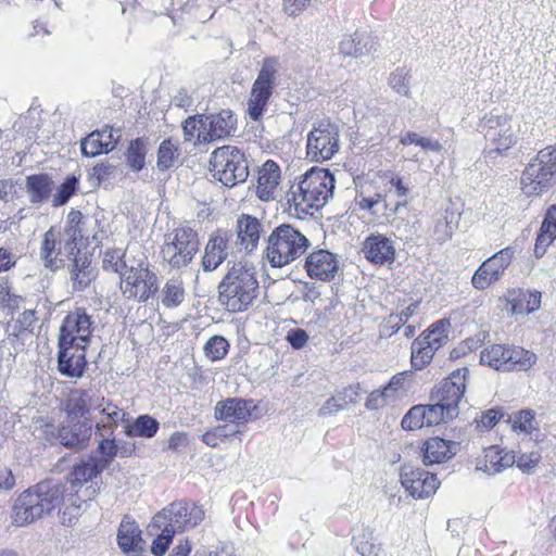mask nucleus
<instances>
[{"label": "nucleus", "mask_w": 556, "mask_h": 556, "mask_svg": "<svg viewBox=\"0 0 556 556\" xmlns=\"http://www.w3.org/2000/svg\"><path fill=\"white\" fill-rule=\"evenodd\" d=\"M353 395H356V392L350 388L344 391V397L340 396H332L328 399L324 405L319 408L320 415H332L336 414L342 409H344L348 405V403H355L356 400L353 397Z\"/></svg>", "instance_id": "5fc2aeb1"}, {"label": "nucleus", "mask_w": 556, "mask_h": 556, "mask_svg": "<svg viewBox=\"0 0 556 556\" xmlns=\"http://www.w3.org/2000/svg\"><path fill=\"white\" fill-rule=\"evenodd\" d=\"M309 247L305 235L291 225L276 227L267 238L266 257L273 267H282L302 256Z\"/></svg>", "instance_id": "20e7f679"}, {"label": "nucleus", "mask_w": 556, "mask_h": 556, "mask_svg": "<svg viewBox=\"0 0 556 556\" xmlns=\"http://www.w3.org/2000/svg\"><path fill=\"white\" fill-rule=\"evenodd\" d=\"M260 223L256 218L243 215L238 219L237 244L249 252L256 248L260 239Z\"/></svg>", "instance_id": "2f4dec72"}, {"label": "nucleus", "mask_w": 556, "mask_h": 556, "mask_svg": "<svg viewBox=\"0 0 556 556\" xmlns=\"http://www.w3.org/2000/svg\"><path fill=\"white\" fill-rule=\"evenodd\" d=\"M60 232L53 229L48 230L43 236L40 248V256L47 267H56L55 260L60 253Z\"/></svg>", "instance_id": "58836bf2"}, {"label": "nucleus", "mask_w": 556, "mask_h": 556, "mask_svg": "<svg viewBox=\"0 0 556 556\" xmlns=\"http://www.w3.org/2000/svg\"><path fill=\"white\" fill-rule=\"evenodd\" d=\"M65 486L51 480L42 481L17 497L11 514L12 523L24 527L49 515L64 503Z\"/></svg>", "instance_id": "f03ea898"}, {"label": "nucleus", "mask_w": 556, "mask_h": 556, "mask_svg": "<svg viewBox=\"0 0 556 556\" xmlns=\"http://www.w3.org/2000/svg\"><path fill=\"white\" fill-rule=\"evenodd\" d=\"M78 179L76 176H68L63 184L58 188L56 193L53 197V205H64L70 198L75 193L77 189Z\"/></svg>", "instance_id": "bf43d9fd"}, {"label": "nucleus", "mask_w": 556, "mask_h": 556, "mask_svg": "<svg viewBox=\"0 0 556 556\" xmlns=\"http://www.w3.org/2000/svg\"><path fill=\"white\" fill-rule=\"evenodd\" d=\"M159 429V422L150 416H140L132 426L126 425L125 432L128 435H141L152 438Z\"/></svg>", "instance_id": "8fccbe9b"}, {"label": "nucleus", "mask_w": 556, "mask_h": 556, "mask_svg": "<svg viewBox=\"0 0 556 556\" xmlns=\"http://www.w3.org/2000/svg\"><path fill=\"white\" fill-rule=\"evenodd\" d=\"M339 149V128L329 121H320L307 135L306 153L314 162L330 160Z\"/></svg>", "instance_id": "9d476101"}, {"label": "nucleus", "mask_w": 556, "mask_h": 556, "mask_svg": "<svg viewBox=\"0 0 556 556\" xmlns=\"http://www.w3.org/2000/svg\"><path fill=\"white\" fill-rule=\"evenodd\" d=\"M104 403V397L92 394L90 391L76 389L71 391L67 397V413L75 418H81L90 414L91 410L100 409Z\"/></svg>", "instance_id": "5701e85b"}, {"label": "nucleus", "mask_w": 556, "mask_h": 556, "mask_svg": "<svg viewBox=\"0 0 556 556\" xmlns=\"http://www.w3.org/2000/svg\"><path fill=\"white\" fill-rule=\"evenodd\" d=\"M538 362L535 353L520 346H510L507 363V371L529 370Z\"/></svg>", "instance_id": "e433bc0d"}, {"label": "nucleus", "mask_w": 556, "mask_h": 556, "mask_svg": "<svg viewBox=\"0 0 556 556\" xmlns=\"http://www.w3.org/2000/svg\"><path fill=\"white\" fill-rule=\"evenodd\" d=\"M92 424L86 418L64 425L59 430L60 442L67 447H81L91 438Z\"/></svg>", "instance_id": "a878e982"}, {"label": "nucleus", "mask_w": 556, "mask_h": 556, "mask_svg": "<svg viewBox=\"0 0 556 556\" xmlns=\"http://www.w3.org/2000/svg\"><path fill=\"white\" fill-rule=\"evenodd\" d=\"M513 257V249L505 248L485 260L471 278L473 288L477 290H485L491 285L498 281L511 263Z\"/></svg>", "instance_id": "ddd939ff"}, {"label": "nucleus", "mask_w": 556, "mask_h": 556, "mask_svg": "<svg viewBox=\"0 0 556 556\" xmlns=\"http://www.w3.org/2000/svg\"><path fill=\"white\" fill-rule=\"evenodd\" d=\"M308 334L304 329L294 328L287 332L286 340L292 348L300 350L304 348L308 341Z\"/></svg>", "instance_id": "774afa93"}, {"label": "nucleus", "mask_w": 556, "mask_h": 556, "mask_svg": "<svg viewBox=\"0 0 556 556\" xmlns=\"http://www.w3.org/2000/svg\"><path fill=\"white\" fill-rule=\"evenodd\" d=\"M210 170L226 187L244 182L249 176L244 154L236 147L225 146L213 151Z\"/></svg>", "instance_id": "0eeeda50"}, {"label": "nucleus", "mask_w": 556, "mask_h": 556, "mask_svg": "<svg viewBox=\"0 0 556 556\" xmlns=\"http://www.w3.org/2000/svg\"><path fill=\"white\" fill-rule=\"evenodd\" d=\"M438 350L425 342V339L417 338L412 343V366L415 369H422L430 364Z\"/></svg>", "instance_id": "37998d69"}, {"label": "nucleus", "mask_w": 556, "mask_h": 556, "mask_svg": "<svg viewBox=\"0 0 556 556\" xmlns=\"http://www.w3.org/2000/svg\"><path fill=\"white\" fill-rule=\"evenodd\" d=\"M279 71L276 58H265L254 80L247 102V113L253 121H258L267 109Z\"/></svg>", "instance_id": "6e6552de"}, {"label": "nucleus", "mask_w": 556, "mask_h": 556, "mask_svg": "<svg viewBox=\"0 0 556 556\" xmlns=\"http://www.w3.org/2000/svg\"><path fill=\"white\" fill-rule=\"evenodd\" d=\"M84 501H80L77 503L76 501H72L71 504L66 505L64 509L61 511V522L64 526L71 527L78 520L79 516L83 514V507L81 503Z\"/></svg>", "instance_id": "0e129e2a"}, {"label": "nucleus", "mask_w": 556, "mask_h": 556, "mask_svg": "<svg viewBox=\"0 0 556 556\" xmlns=\"http://www.w3.org/2000/svg\"><path fill=\"white\" fill-rule=\"evenodd\" d=\"M103 470L104 468L97 462L96 457H88L74 466L72 471V485L81 486L84 483L91 481Z\"/></svg>", "instance_id": "c9c22d12"}, {"label": "nucleus", "mask_w": 556, "mask_h": 556, "mask_svg": "<svg viewBox=\"0 0 556 556\" xmlns=\"http://www.w3.org/2000/svg\"><path fill=\"white\" fill-rule=\"evenodd\" d=\"M202 126L198 141L212 142L229 136L235 130L236 118L231 111L223 110L217 114L204 116Z\"/></svg>", "instance_id": "a211bd4d"}, {"label": "nucleus", "mask_w": 556, "mask_h": 556, "mask_svg": "<svg viewBox=\"0 0 556 556\" xmlns=\"http://www.w3.org/2000/svg\"><path fill=\"white\" fill-rule=\"evenodd\" d=\"M467 368L453 371L431 393V401H438L458 415V404L466 390Z\"/></svg>", "instance_id": "2eb2a0df"}, {"label": "nucleus", "mask_w": 556, "mask_h": 556, "mask_svg": "<svg viewBox=\"0 0 556 556\" xmlns=\"http://www.w3.org/2000/svg\"><path fill=\"white\" fill-rule=\"evenodd\" d=\"M552 180V176L531 161L522 173L521 189L528 197H538L549 188Z\"/></svg>", "instance_id": "cd10ccee"}, {"label": "nucleus", "mask_w": 556, "mask_h": 556, "mask_svg": "<svg viewBox=\"0 0 556 556\" xmlns=\"http://www.w3.org/2000/svg\"><path fill=\"white\" fill-rule=\"evenodd\" d=\"M515 465V454L498 446H490L477 459L476 469L488 475H496Z\"/></svg>", "instance_id": "4be33fe9"}, {"label": "nucleus", "mask_w": 556, "mask_h": 556, "mask_svg": "<svg viewBox=\"0 0 556 556\" xmlns=\"http://www.w3.org/2000/svg\"><path fill=\"white\" fill-rule=\"evenodd\" d=\"M400 478L405 490L416 498L428 497L439 488L437 477L420 468L404 466L401 469Z\"/></svg>", "instance_id": "dca6fc26"}, {"label": "nucleus", "mask_w": 556, "mask_h": 556, "mask_svg": "<svg viewBox=\"0 0 556 556\" xmlns=\"http://www.w3.org/2000/svg\"><path fill=\"white\" fill-rule=\"evenodd\" d=\"M68 270L74 291L85 290L97 276L89 256L79 251L68 265Z\"/></svg>", "instance_id": "393cba45"}, {"label": "nucleus", "mask_w": 556, "mask_h": 556, "mask_svg": "<svg viewBox=\"0 0 556 556\" xmlns=\"http://www.w3.org/2000/svg\"><path fill=\"white\" fill-rule=\"evenodd\" d=\"M112 426H105L101 422L96 424V438L98 440V451L100 457L97 462L106 468L115 457H129L135 452V444L129 441H117L112 437Z\"/></svg>", "instance_id": "4468645a"}, {"label": "nucleus", "mask_w": 556, "mask_h": 556, "mask_svg": "<svg viewBox=\"0 0 556 556\" xmlns=\"http://www.w3.org/2000/svg\"><path fill=\"white\" fill-rule=\"evenodd\" d=\"M376 51V43L364 31H355L345 36L340 42V52L346 56L362 58Z\"/></svg>", "instance_id": "c756f323"}, {"label": "nucleus", "mask_w": 556, "mask_h": 556, "mask_svg": "<svg viewBox=\"0 0 556 556\" xmlns=\"http://www.w3.org/2000/svg\"><path fill=\"white\" fill-rule=\"evenodd\" d=\"M93 328L92 316L88 315L85 308H75L63 319L59 341L87 346Z\"/></svg>", "instance_id": "f8f14e48"}, {"label": "nucleus", "mask_w": 556, "mask_h": 556, "mask_svg": "<svg viewBox=\"0 0 556 556\" xmlns=\"http://www.w3.org/2000/svg\"><path fill=\"white\" fill-rule=\"evenodd\" d=\"M149 528L151 533L156 535L151 545V553L155 556L164 555L173 540L175 531L166 525L154 527L153 520L151 521Z\"/></svg>", "instance_id": "49530a36"}, {"label": "nucleus", "mask_w": 556, "mask_h": 556, "mask_svg": "<svg viewBox=\"0 0 556 556\" xmlns=\"http://www.w3.org/2000/svg\"><path fill=\"white\" fill-rule=\"evenodd\" d=\"M204 116H192L185 121L182 125L184 136L186 141H190L194 136L201 135L202 124Z\"/></svg>", "instance_id": "69168bd1"}, {"label": "nucleus", "mask_w": 556, "mask_h": 556, "mask_svg": "<svg viewBox=\"0 0 556 556\" xmlns=\"http://www.w3.org/2000/svg\"><path fill=\"white\" fill-rule=\"evenodd\" d=\"M394 402L391 395L382 389L372 391L365 403L366 408L370 410H378L388 404Z\"/></svg>", "instance_id": "680f3d73"}, {"label": "nucleus", "mask_w": 556, "mask_h": 556, "mask_svg": "<svg viewBox=\"0 0 556 556\" xmlns=\"http://www.w3.org/2000/svg\"><path fill=\"white\" fill-rule=\"evenodd\" d=\"M400 143L403 146L415 144L425 151L431 152H440L442 150V144L439 140L429 137H422L413 131L405 132L400 139Z\"/></svg>", "instance_id": "864d4df0"}, {"label": "nucleus", "mask_w": 556, "mask_h": 556, "mask_svg": "<svg viewBox=\"0 0 556 556\" xmlns=\"http://www.w3.org/2000/svg\"><path fill=\"white\" fill-rule=\"evenodd\" d=\"M334 186V177L328 169L312 167L292 185L289 203L298 215H313L332 198Z\"/></svg>", "instance_id": "f257e3e1"}, {"label": "nucleus", "mask_w": 556, "mask_h": 556, "mask_svg": "<svg viewBox=\"0 0 556 556\" xmlns=\"http://www.w3.org/2000/svg\"><path fill=\"white\" fill-rule=\"evenodd\" d=\"M420 451L424 465L431 466L453 458L459 451V443L440 437H431L422 442Z\"/></svg>", "instance_id": "6ab92c4d"}, {"label": "nucleus", "mask_w": 556, "mask_h": 556, "mask_svg": "<svg viewBox=\"0 0 556 556\" xmlns=\"http://www.w3.org/2000/svg\"><path fill=\"white\" fill-rule=\"evenodd\" d=\"M87 346L65 344L59 341L58 369L61 375L68 378H81L87 367Z\"/></svg>", "instance_id": "f3484780"}, {"label": "nucleus", "mask_w": 556, "mask_h": 556, "mask_svg": "<svg viewBox=\"0 0 556 556\" xmlns=\"http://www.w3.org/2000/svg\"><path fill=\"white\" fill-rule=\"evenodd\" d=\"M121 290L128 299L146 302L157 291V277L148 264L139 258L122 271Z\"/></svg>", "instance_id": "1a4fd4ad"}, {"label": "nucleus", "mask_w": 556, "mask_h": 556, "mask_svg": "<svg viewBox=\"0 0 556 556\" xmlns=\"http://www.w3.org/2000/svg\"><path fill=\"white\" fill-rule=\"evenodd\" d=\"M279 184V166L274 161H266L258 169L256 195L263 201L274 200Z\"/></svg>", "instance_id": "bb28decb"}, {"label": "nucleus", "mask_w": 556, "mask_h": 556, "mask_svg": "<svg viewBox=\"0 0 556 556\" xmlns=\"http://www.w3.org/2000/svg\"><path fill=\"white\" fill-rule=\"evenodd\" d=\"M227 242V238L220 233L211 237L202 258V266L205 271L215 270L226 260Z\"/></svg>", "instance_id": "7c9ffc66"}, {"label": "nucleus", "mask_w": 556, "mask_h": 556, "mask_svg": "<svg viewBox=\"0 0 556 556\" xmlns=\"http://www.w3.org/2000/svg\"><path fill=\"white\" fill-rule=\"evenodd\" d=\"M540 460L541 454L538 451L520 453L518 456L515 455V464L523 472H531L539 465Z\"/></svg>", "instance_id": "e2e57ef3"}, {"label": "nucleus", "mask_w": 556, "mask_h": 556, "mask_svg": "<svg viewBox=\"0 0 556 556\" xmlns=\"http://www.w3.org/2000/svg\"><path fill=\"white\" fill-rule=\"evenodd\" d=\"M53 181L48 175H30L26 178V192L31 203H42L52 192Z\"/></svg>", "instance_id": "72a5a7b5"}, {"label": "nucleus", "mask_w": 556, "mask_h": 556, "mask_svg": "<svg viewBox=\"0 0 556 556\" xmlns=\"http://www.w3.org/2000/svg\"><path fill=\"white\" fill-rule=\"evenodd\" d=\"M556 239V205L547 208L545 217L542 222L540 232L538 235L534 253L538 257L545 254L547 248Z\"/></svg>", "instance_id": "473e14b6"}, {"label": "nucleus", "mask_w": 556, "mask_h": 556, "mask_svg": "<svg viewBox=\"0 0 556 556\" xmlns=\"http://www.w3.org/2000/svg\"><path fill=\"white\" fill-rule=\"evenodd\" d=\"M185 299L182 282L178 279L168 280L161 291V302L165 307L179 306Z\"/></svg>", "instance_id": "c03bdc74"}, {"label": "nucleus", "mask_w": 556, "mask_h": 556, "mask_svg": "<svg viewBox=\"0 0 556 556\" xmlns=\"http://www.w3.org/2000/svg\"><path fill=\"white\" fill-rule=\"evenodd\" d=\"M401 426L405 430H417L428 426L426 407L424 405L413 406L403 417Z\"/></svg>", "instance_id": "6e6d98bb"}, {"label": "nucleus", "mask_w": 556, "mask_h": 556, "mask_svg": "<svg viewBox=\"0 0 556 556\" xmlns=\"http://www.w3.org/2000/svg\"><path fill=\"white\" fill-rule=\"evenodd\" d=\"M305 267L309 277L329 280L336 276L339 269V262L331 252L317 250L306 257Z\"/></svg>", "instance_id": "412c9836"}, {"label": "nucleus", "mask_w": 556, "mask_h": 556, "mask_svg": "<svg viewBox=\"0 0 556 556\" xmlns=\"http://www.w3.org/2000/svg\"><path fill=\"white\" fill-rule=\"evenodd\" d=\"M84 155L92 157L115 148V141L104 140L98 131L91 132L80 144Z\"/></svg>", "instance_id": "ea45409f"}, {"label": "nucleus", "mask_w": 556, "mask_h": 556, "mask_svg": "<svg viewBox=\"0 0 556 556\" xmlns=\"http://www.w3.org/2000/svg\"><path fill=\"white\" fill-rule=\"evenodd\" d=\"M21 296L11 294L7 286H0V307L7 308L8 313H12L18 308Z\"/></svg>", "instance_id": "338daca9"}, {"label": "nucleus", "mask_w": 556, "mask_h": 556, "mask_svg": "<svg viewBox=\"0 0 556 556\" xmlns=\"http://www.w3.org/2000/svg\"><path fill=\"white\" fill-rule=\"evenodd\" d=\"M219 299L230 312L248 308L260 293L254 266L235 264L218 286Z\"/></svg>", "instance_id": "7ed1b4c3"}, {"label": "nucleus", "mask_w": 556, "mask_h": 556, "mask_svg": "<svg viewBox=\"0 0 556 556\" xmlns=\"http://www.w3.org/2000/svg\"><path fill=\"white\" fill-rule=\"evenodd\" d=\"M117 543L121 549L130 556H138L144 549L141 530L134 520L127 517L122 520L117 533Z\"/></svg>", "instance_id": "b1692460"}, {"label": "nucleus", "mask_w": 556, "mask_h": 556, "mask_svg": "<svg viewBox=\"0 0 556 556\" xmlns=\"http://www.w3.org/2000/svg\"><path fill=\"white\" fill-rule=\"evenodd\" d=\"M128 253H131L130 249H127L125 252L118 249H111L105 251L103 257V268L105 270L118 273L121 276L122 271H124L131 264L128 260H125Z\"/></svg>", "instance_id": "de8ad7c7"}, {"label": "nucleus", "mask_w": 556, "mask_h": 556, "mask_svg": "<svg viewBox=\"0 0 556 556\" xmlns=\"http://www.w3.org/2000/svg\"><path fill=\"white\" fill-rule=\"evenodd\" d=\"M250 415L249 402L237 397L217 402L214 409V416L217 420L231 424L247 420Z\"/></svg>", "instance_id": "c85d7f7f"}, {"label": "nucleus", "mask_w": 556, "mask_h": 556, "mask_svg": "<svg viewBox=\"0 0 556 556\" xmlns=\"http://www.w3.org/2000/svg\"><path fill=\"white\" fill-rule=\"evenodd\" d=\"M390 185L391 187L389 191L394 192L399 200L395 204L389 203L387 199L383 200L386 216L395 215L400 212L401 208H404L406 206V199L409 193V189L403 184L402 178H392L390 180Z\"/></svg>", "instance_id": "79ce46f5"}, {"label": "nucleus", "mask_w": 556, "mask_h": 556, "mask_svg": "<svg viewBox=\"0 0 556 556\" xmlns=\"http://www.w3.org/2000/svg\"><path fill=\"white\" fill-rule=\"evenodd\" d=\"M97 410L108 417L109 422L105 424V426H112V431H114V428L118 425L119 421H124L126 416L124 409L119 408L111 402H106L105 400L100 409ZM101 424L104 425V422Z\"/></svg>", "instance_id": "052dcab7"}, {"label": "nucleus", "mask_w": 556, "mask_h": 556, "mask_svg": "<svg viewBox=\"0 0 556 556\" xmlns=\"http://www.w3.org/2000/svg\"><path fill=\"white\" fill-rule=\"evenodd\" d=\"M365 257L376 265H391L396 258L394 241L383 235H371L363 243Z\"/></svg>", "instance_id": "aec40b11"}, {"label": "nucleus", "mask_w": 556, "mask_h": 556, "mask_svg": "<svg viewBox=\"0 0 556 556\" xmlns=\"http://www.w3.org/2000/svg\"><path fill=\"white\" fill-rule=\"evenodd\" d=\"M229 350V342L222 336H213L210 338L204 348V354L205 356L212 361H220L223 359Z\"/></svg>", "instance_id": "603ef678"}, {"label": "nucleus", "mask_w": 556, "mask_h": 556, "mask_svg": "<svg viewBox=\"0 0 556 556\" xmlns=\"http://www.w3.org/2000/svg\"><path fill=\"white\" fill-rule=\"evenodd\" d=\"M147 141L142 138L131 140L126 152V163L135 172H139L146 164Z\"/></svg>", "instance_id": "a19ab883"}, {"label": "nucleus", "mask_w": 556, "mask_h": 556, "mask_svg": "<svg viewBox=\"0 0 556 556\" xmlns=\"http://www.w3.org/2000/svg\"><path fill=\"white\" fill-rule=\"evenodd\" d=\"M199 248L197 231L189 226H180L165 235L161 255L170 268L181 269L192 262Z\"/></svg>", "instance_id": "423d86ee"}, {"label": "nucleus", "mask_w": 556, "mask_h": 556, "mask_svg": "<svg viewBox=\"0 0 556 556\" xmlns=\"http://www.w3.org/2000/svg\"><path fill=\"white\" fill-rule=\"evenodd\" d=\"M509 348L505 344H492L481 352L480 361L496 370L507 371Z\"/></svg>", "instance_id": "f704fd0d"}, {"label": "nucleus", "mask_w": 556, "mask_h": 556, "mask_svg": "<svg viewBox=\"0 0 556 556\" xmlns=\"http://www.w3.org/2000/svg\"><path fill=\"white\" fill-rule=\"evenodd\" d=\"M508 421L511 424L514 431L525 434H530L538 428L534 413L529 409L513 414L509 416Z\"/></svg>", "instance_id": "09e8293b"}, {"label": "nucleus", "mask_w": 556, "mask_h": 556, "mask_svg": "<svg viewBox=\"0 0 556 556\" xmlns=\"http://www.w3.org/2000/svg\"><path fill=\"white\" fill-rule=\"evenodd\" d=\"M424 406L426 407V417L428 420V426L446 422L457 417L456 413H454L452 409L444 406L443 404L439 403L438 401H433L432 404Z\"/></svg>", "instance_id": "3c124183"}, {"label": "nucleus", "mask_w": 556, "mask_h": 556, "mask_svg": "<svg viewBox=\"0 0 556 556\" xmlns=\"http://www.w3.org/2000/svg\"><path fill=\"white\" fill-rule=\"evenodd\" d=\"M180 151L176 143L172 140H163L157 149L156 167L159 170L165 172L174 167L179 161Z\"/></svg>", "instance_id": "4c0bfd02"}, {"label": "nucleus", "mask_w": 556, "mask_h": 556, "mask_svg": "<svg viewBox=\"0 0 556 556\" xmlns=\"http://www.w3.org/2000/svg\"><path fill=\"white\" fill-rule=\"evenodd\" d=\"M204 519L202 507L189 502H174L153 517V526H168L175 532L190 530Z\"/></svg>", "instance_id": "9b49d317"}, {"label": "nucleus", "mask_w": 556, "mask_h": 556, "mask_svg": "<svg viewBox=\"0 0 556 556\" xmlns=\"http://www.w3.org/2000/svg\"><path fill=\"white\" fill-rule=\"evenodd\" d=\"M389 86L397 93L409 96V75L405 68H396L388 78Z\"/></svg>", "instance_id": "13d9d810"}, {"label": "nucleus", "mask_w": 556, "mask_h": 556, "mask_svg": "<svg viewBox=\"0 0 556 556\" xmlns=\"http://www.w3.org/2000/svg\"><path fill=\"white\" fill-rule=\"evenodd\" d=\"M450 321L441 319L432 324L427 331H425L419 339H425V342L433 345L434 349L439 350L447 340Z\"/></svg>", "instance_id": "a18cd8bd"}, {"label": "nucleus", "mask_w": 556, "mask_h": 556, "mask_svg": "<svg viewBox=\"0 0 556 556\" xmlns=\"http://www.w3.org/2000/svg\"><path fill=\"white\" fill-rule=\"evenodd\" d=\"M478 131L484 137L488 153L504 154L517 144L520 125L509 114H490L480 121Z\"/></svg>", "instance_id": "39448f33"}, {"label": "nucleus", "mask_w": 556, "mask_h": 556, "mask_svg": "<svg viewBox=\"0 0 556 556\" xmlns=\"http://www.w3.org/2000/svg\"><path fill=\"white\" fill-rule=\"evenodd\" d=\"M544 173L554 177L556 175V146L542 149L532 160Z\"/></svg>", "instance_id": "4d7b16f0"}]
</instances>
